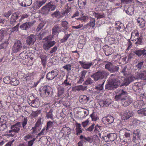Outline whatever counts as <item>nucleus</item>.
<instances>
[{
  "label": "nucleus",
  "instance_id": "58",
  "mask_svg": "<svg viewBox=\"0 0 146 146\" xmlns=\"http://www.w3.org/2000/svg\"><path fill=\"white\" fill-rule=\"evenodd\" d=\"M119 69V67L118 66H115L113 65V66H112L111 69V70L110 72H117Z\"/></svg>",
  "mask_w": 146,
  "mask_h": 146
},
{
  "label": "nucleus",
  "instance_id": "51",
  "mask_svg": "<svg viewBox=\"0 0 146 146\" xmlns=\"http://www.w3.org/2000/svg\"><path fill=\"white\" fill-rule=\"evenodd\" d=\"M126 129L125 128L121 130L119 133V136L120 138H122L124 137L125 131H126Z\"/></svg>",
  "mask_w": 146,
  "mask_h": 146
},
{
  "label": "nucleus",
  "instance_id": "4",
  "mask_svg": "<svg viewBox=\"0 0 146 146\" xmlns=\"http://www.w3.org/2000/svg\"><path fill=\"white\" fill-rule=\"evenodd\" d=\"M78 63L84 69H90L91 67L94 64L96 65L98 63V61L95 59L92 62H88L86 61H79Z\"/></svg>",
  "mask_w": 146,
  "mask_h": 146
},
{
  "label": "nucleus",
  "instance_id": "33",
  "mask_svg": "<svg viewBox=\"0 0 146 146\" xmlns=\"http://www.w3.org/2000/svg\"><path fill=\"white\" fill-rule=\"evenodd\" d=\"M85 90V88L82 85H79L78 86H75L72 87V91L73 92H78L80 90L84 91Z\"/></svg>",
  "mask_w": 146,
  "mask_h": 146
},
{
  "label": "nucleus",
  "instance_id": "17",
  "mask_svg": "<svg viewBox=\"0 0 146 146\" xmlns=\"http://www.w3.org/2000/svg\"><path fill=\"white\" fill-rule=\"evenodd\" d=\"M114 118L111 115H108L103 117L102 119V121L104 124H110L113 123Z\"/></svg>",
  "mask_w": 146,
  "mask_h": 146
},
{
  "label": "nucleus",
  "instance_id": "20",
  "mask_svg": "<svg viewBox=\"0 0 146 146\" xmlns=\"http://www.w3.org/2000/svg\"><path fill=\"white\" fill-rule=\"evenodd\" d=\"M55 41H46L43 45V48L46 50H48L49 48L54 46L55 44Z\"/></svg>",
  "mask_w": 146,
  "mask_h": 146
},
{
  "label": "nucleus",
  "instance_id": "43",
  "mask_svg": "<svg viewBox=\"0 0 146 146\" xmlns=\"http://www.w3.org/2000/svg\"><path fill=\"white\" fill-rule=\"evenodd\" d=\"M113 64L111 62H108L105 66V68L107 69L108 71L110 72Z\"/></svg>",
  "mask_w": 146,
  "mask_h": 146
},
{
  "label": "nucleus",
  "instance_id": "13",
  "mask_svg": "<svg viewBox=\"0 0 146 146\" xmlns=\"http://www.w3.org/2000/svg\"><path fill=\"white\" fill-rule=\"evenodd\" d=\"M20 13L18 12H16L12 14L11 17L10 19V24L14 26L16 24V20L19 17Z\"/></svg>",
  "mask_w": 146,
  "mask_h": 146
},
{
  "label": "nucleus",
  "instance_id": "59",
  "mask_svg": "<svg viewBox=\"0 0 146 146\" xmlns=\"http://www.w3.org/2000/svg\"><path fill=\"white\" fill-rule=\"evenodd\" d=\"M27 117H24L21 123L22 126L23 128H25V126L27 124Z\"/></svg>",
  "mask_w": 146,
  "mask_h": 146
},
{
  "label": "nucleus",
  "instance_id": "3",
  "mask_svg": "<svg viewBox=\"0 0 146 146\" xmlns=\"http://www.w3.org/2000/svg\"><path fill=\"white\" fill-rule=\"evenodd\" d=\"M21 127V122H18L15 124L12 125L11 130H9L7 135L9 137H13L15 135V133H18Z\"/></svg>",
  "mask_w": 146,
  "mask_h": 146
},
{
  "label": "nucleus",
  "instance_id": "56",
  "mask_svg": "<svg viewBox=\"0 0 146 146\" xmlns=\"http://www.w3.org/2000/svg\"><path fill=\"white\" fill-rule=\"evenodd\" d=\"M54 125L53 122L51 121H48L46 124V131H47L49 128H51Z\"/></svg>",
  "mask_w": 146,
  "mask_h": 146
},
{
  "label": "nucleus",
  "instance_id": "8",
  "mask_svg": "<svg viewBox=\"0 0 146 146\" xmlns=\"http://www.w3.org/2000/svg\"><path fill=\"white\" fill-rule=\"evenodd\" d=\"M27 101L29 105L33 107L37 108L40 105V102L38 99L37 98H35L33 96H30Z\"/></svg>",
  "mask_w": 146,
  "mask_h": 146
},
{
  "label": "nucleus",
  "instance_id": "48",
  "mask_svg": "<svg viewBox=\"0 0 146 146\" xmlns=\"http://www.w3.org/2000/svg\"><path fill=\"white\" fill-rule=\"evenodd\" d=\"M134 9L133 7H129L126 11V13L130 15H131L133 13Z\"/></svg>",
  "mask_w": 146,
  "mask_h": 146
},
{
  "label": "nucleus",
  "instance_id": "52",
  "mask_svg": "<svg viewBox=\"0 0 146 146\" xmlns=\"http://www.w3.org/2000/svg\"><path fill=\"white\" fill-rule=\"evenodd\" d=\"M7 125L6 123H0V131H3L7 127Z\"/></svg>",
  "mask_w": 146,
  "mask_h": 146
},
{
  "label": "nucleus",
  "instance_id": "49",
  "mask_svg": "<svg viewBox=\"0 0 146 146\" xmlns=\"http://www.w3.org/2000/svg\"><path fill=\"white\" fill-rule=\"evenodd\" d=\"M110 101V99H107L105 101H103L101 102L103 104V106L107 107L109 105L111 104L110 102H109V101Z\"/></svg>",
  "mask_w": 146,
  "mask_h": 146
},
{
  "label": "nucleus",
  "instance_id": "10",
  "mask_svg": "<svg viewBox=\"0 0 146 146\" xmlns=\"http://www.w3.org/2000/svg\"><path fill=\"white\" fill-rule=\"evenodd\" d=\"M59 73V71L58 70L54 69L47 74L46 78L48 80H52L58 76Z\"/></svg>",
  "mask_w": 146,
  "mask_h": 146
},
{
  "label": "nucleus",
  "instance_id": "26",
  "mask_svg": "<svg viewBox=\"0 0 146 146\" xmlns=\"http://www.w3.org/2000/svg\"><path fill=\"white\" fill-rule=\"evenodd\" d=\"M61 31V29L60 27L58 25H56L52 28V35L53 37L54 35L56 34L58 35Z\"/></svg>",
  "mask_w": 146,
  "mask_h": 146
},
{
  "label": "nucleus",
  "instance_id": "39",
  "mask_svg": "<svg viewBox=\"0 0 146 146\" xmlns=\"http://www.w3.org/2000/svg\"><path fill=\"white\" fill-rule=\"evenodd\" d=\"M62 85L66 87L71 86V84L70 83V79L68 78V76L66 77V79L62 83Z\"/></svg>",
  "mask_w": 146,
  "mask_h": 146
},
{
  "label": "nucleus",
  "instance_id": "63",
  "mask_svg": "<svg viewBox=\"0 0 146 146\" xmlns=\"http://www.w3.org/2000/svg\"><path fill=\"white\" fill-rule=\"evenodd\" d=\"M137 40L135 42V44L137 46L139 45H142L143 44L142 38L140 37H139Z\"/></svg>",
  "mask_w": 146,
  "mask_h": 146
},
{
  "label": "nucleus",
  "instance_id": "9",
  "mask_svg": "<svg viewBox=\"0 0 146 146\" xmlns=\"http://www.w3.org/2000/svg\"><path fill=\"white\" fill-rule=\"evenodd\" d=\"M22 47L23 44L20 40L15 41L12 48L13 52L14 53L17 52L22 49Z\"/></svg>",
  "mask_w": 146,
  "mask_h": 146
},
{
  "label": "nucleus",
  "instance_id": "34",
  "mask_svg": "<svg viewBox=\"0 0 146 146\" xmlns=\"http://www.w3.org/2000/svg\"><path fill=\"white\" fill-rule=\"evenodd\" d=\"M116 32V29L115 27H112L109 28L107 29V32L108 35H112L115 34Z\"/></svg>",
  "mask_w": 146,
  "mask_h": 146
},
{
  "label": "nucleus",
  "instance_id": "38",
  "mask_svg": "<svg viewBox=\"0 0 146 146\" xmlns=\"http://www.w3.org/2000/svg\"><path fill=\"white\" fill-rule=\"evenodd\" d=\"M123 68L121 70V72L124 76L128 75L129 74V72H128V70L127 69V66H125L124 67L122 66Z\"/></svg>",
  "mask_w": 146,
  "mask_h": 146
},
{
  "label": "nucleus",
  "instance_id": "15",
  "mask_svg": "<svg viewBox=\"0 0 146 146\" xmlns=\"http://www.w3.org/2000/svg\"><path fill=\"white\" fill-rule=\"evenodd\" d=\"M121 103L123 106L126 107L129 106L132 102V99L129 96H125L121 99Z\"/></svg>",
  "mask_w": 146,
  "mask_h": 146
},
{
  "label": "nucleus",
  "instance_id": "1",
  "mask_svg": "<svg viewBox=\"0 0 146 146\" xmlns=\"http://www.w3.org/2000/svg\"><path fill=\"white\" fill-rule=\"evenodd\" d=\"M115 75L111 74L109 78L108 84L105 86V89L108 90H114L117 88L120 84V81L115 78Z\"/></svg>",
  "mask_w": 146,
  "mask_h": 146
},
{
  "label": "nucleus",
  "instance_id": "19",
  "mask_svg": "<svg viewBox=\"0 0 146 146\" xmlns=\"http://www.w3.org/2000/svg\"><path fill=\"white\" fill-rule=\"evenodd\" d=\"M117 138V135L115 133H111L108 134L107 136L104 137V139L106 142L113 141Z\"/></svg>",
  "mask_w": 146,
  "mask_h": 146
},
{
  "label": "nucleus",
  "instance_id": "28",
  "mask_svg": "<svg viewBox=\"0 0 146 146\" xmlns=\"http://www.w3.org/2000/svg\"><path fill=\"white\" fill-rule=\"evenodd\" d=\"M104 82L102 84H99L96 86L94 88L95 90H96L94 91V93L95 94H99L101 91L103 90Z\"/></svg>",
  "mask_w": 146,
  "mask_h": 146
},
{
  "label": "nucleus",
  "instance_id": "62",
  "mask_svg": "<svg viewBox=\"0 0 146 146\" xmlns=\"http://www.w3.org/2000/svg\"><path fill=\"white\" fill-rule=\"evenodd\" d=\"M127 44L128 46L126 49V50H128L132 47V44L130 39H128L127 40Z\"/></svg>",
  "mask_w": 146,
  "mask_h": 146
},
{
  "label": "nucleus",
  "instance_id": "36",
  "mask_svg": "<svg viewBox=\"0 0 146 146\" xmlns=\"http://www.w3.org/2000/svg\"><path fill=\"white\" fill-rule=\"evenodd\" d=\"M76 132L77 135H80L82 132V129L79 123H77L76 129Z\"/></svg>",
  "mask_w": 146,
  "mask_h": 146
},
{
  "label": "nucleus",
  "instance_id": "35",
  "mask_svg": "<svg viewBox=\"0 0 146 146\" xmlns=\"http://www.w3.org/2000/svg\"><path fill=\"white\" fill-rule=\"evenodd\" d=\"M145 51V49L144 48H142L139 50H137L135 51V53L138 56H140L142 55L143 56L144 55V53Z\"/></svg>",
  "mask_w": 146,
  "mask_h": 146
},
{
  "label": "nucleus",
  "instance_id": "61",
  "mask_svg": "<svg viewBox=\"0 0 146 146\" xmlns=\"http://www.w3.org/2000/svg\"><path fill=\"white\" fill-rule=\"evenodd\" d=\"M101 126H99L98 125H96L94 127V132L96 133H97L100 132L101 130Z\"/></svg>",
  "mask_w": 146,
  "mask_h": 146
},
{
  "label": "nucleus",
  "instance_id": "11",
  "mask_svg": "<svg viewBox=\"0 0 146 146\" xmlns=\"http://www.w3.org/2000/svg\"><path fill=\"white\" fill-rule=\"evenodd\" d=\"M133 141L135 143L137 142L138 140L140 139L141 135L140 131L139 129L134 130L133 131Z\"/></svg>",
  "mask_w": 146,
  "mask_h": 146
},
{
  "label": "nucleus",
  "instance_id": "44",
  "mask_svg": "<svg viewBox=\"0 0 146 146\" xmlns=\"http://www.w3.org/2000/svg\"><path fill=\"white\" fill-rule=\"evenodd\" d=\"M139 114L142 115L146 116V108H142L137 111Z\"/></svg>",
  "mask_w": 146,
  "mask_h": 146
},
{
  "label": "nucleus",
  "instance_id": "2",
  "mask_svg": "<svg viewBox=\"0 0 146 146\" xmlns=\"http://www.w3.org/2000/svg\"><path fill=\"white\" fill-rule=\"evenodd\" d=\"M109 74V73L105 70L99 71L91 76L95 81L100 79L106 78Z\"/></svg>",
  "mask_w": 146,
  "mask_h": 146
},
{
  "label": "nucleus",
  "instance_id": "57",
  "mask_svg": "<svg viewBox=\"0 0 146 146\" xmlns=\"http://www.w3.org/2000/svg\"><path fill=\"white\" fill-rule=\"evenodd\" d=\"M68 22L66 21H62L61 23V25L64 28L65 30H67L68 28Z\"/></svg>",
  "mask_w": 146,
  "mask_h": 146
},
{
  "label": "nucleus",
  "instance_id": "12",
  "mask_svg": "<svg viewBox=\"0 0 146 146\" xmlns=\"http://www.w3.org/2000/svg\"><path fill=\"white\" fill-rule=\"evenodd\" d=\"M135 78L132 76H127L124 79L123 81L121 84L119 86H127L131 82L135 80Z\"/></svg>",
  "mask_w": 146,
  "mask_h": 146
},
{
  "label": "nucleus",
  "instance_id": "41",
  "mask_svg": "<svg viewBox=\"0 0 146 146\" xmlns=\"http://www.w3.org/2000/svg\"><path fill=\"white\" fill-rule=\"evenodd\" d=\"M53 110L52 109L50 110L49 111L47 112L46 114V117L48 119H53V115H52Z\"/></svg>",
  "mask_w": 146,
  "mask_h": 146
},
{
  "label": "nucleus",
  "instance_id": "55",
  "mask_svg": "<svg viewBox=\"0 0 146 146\" xmlns=\"http://www.w3.org/2000/svg\"><path fill=\"white\" fill-rule=\"evenodd\" d=\"M71 5L70 3H68L66 7V10L65 11V13H68L70 11L71 9Z\"/></svg>",
  "mask_w": 146,
  "mask_h": 146
},
{
  "label": "nucleus",
  "instance_id": "21",
  "mask_svg": "<svg viewBox=\"0 0 146 146\" xmlns=\"http://www.w3.org/2000/svg\"><path fill=\"white\" fill-rule=\"evenodd\" d=\"M36 40V36L34 35H31L27 38L26 42L28 45H32L34 44Z\"/></svg>",
  "mask_w": 146,
  "mask_h": 146
},
{
  "label": "nucleus",
  "instance_id": "31",
  "mask_svg": "<svg viewBox=\"0 0 146 146\" xmlns=\"http://www.w3.org/2000/svg\"><path fill=\"white\" fill-rule=\"evenodd\" d=\"M80 139H81V141L82 142L86 143L87 142H88L90 143H91L93 141V139L92 138L90 137H86L84 136H83L82 135H81L80 136Z\"/></svg>",
  "mask_w": 146,
  "mask_h": 146
},
{
  "label": "nucleus",
  "instance_id": "24",
  "mask_svg": "<svg viewBox=\"0 0 146 146\" xmlns=\"http://www.w3.org/2000/svg\"><path fill=\"white\" fill-rule=\"evenodd\" d=\"M137 78L143 80H146V70H141L137 74Z\"/></svg>",
  "mask_w": 146,
  "mask_h": 146
},
{
  "label": "nucleus",
  "instance_id": "45",
  "mask_svg": "<svg viewBox=\"0 0 146 146\" xmlns=\"http://www.w3.org/2000/svg\"><path fill=\"white\" fill-rule=\"evenodd\" d=\"M95 19L93 18H91L90 19V21L88 25L89 26L92 27L93 28H94L95 25Z\"/></svg>",
  "mask_w": 146,
  "mask_h": 146
},
{
  "label": "nucleus",
  "instance_id": "50",
  "mask_svg": "<svg viewBox=\"0 0 146 146\" xmlns=\"http://www.w3.org/2000/svg\"><path fill=\"white\" fill-rule=\"evenodd\" d=\"M9 44V43L7 40L5 41L3 43L1 44V48H5Z\"/></svg>",
  "mask_w": 146,
  "mask_h": 146
},
{
  "label": "nucleus",
  "instance_id": "7",
  "mask_svg": "<svg viewBox=\"0 0 146 146\" xmlns=\"http://www.w3.org/2000/svg\"><path fill=\"white\" fill-rule=\"evenodd\" d=\"M55 9V5H53L51 2H50L42 8L41 11L42 13L46 15L48 14L50 11H53Z\"/></svg>",
  "mask_w": 146,
  "mask_h": 146
},
{
  "label": "nucleus",
  "instance_id": "25",
  "mask_svg": "<svg viewBox=\"0 0 146 146\" xmlns=\"http://www.w3.org/2000/svg\"><path fill=\"white\" fill-rule=\"evenodd\" d=\"M23 78L26 80L27 83L31 84L33 80V76L31 73H28L24 75Z\"/></svg>",
  "mask_w": 146,
  "mask_h": 146
},
{
  "label": "nucleus",
  "instance_id": "40",
  "mask_svg": "<svg viewBox=\"0 0 146 146\" xmlns=\"http://www.w3.org/2000/svg\"><path fill=\"white\" fill-rule=\"evenodd\" d=\"M86 3V0H78V4L80 8L84 7Z\"/></svg>",
  "mask_w": 146,
  "mask_h": 146
},
{
  "label": "nucleus",
  "instance_id": "30",
  "mask_svg": "<svg viewBox=\"0 0 146 146\" xmlns=\"http://www.w3.org/2000/svg\"><path fill=\"white\" fill-rule=\"evenodd\" d=\"M31 26L30 22H26L21 25L20 28L22 30H27L29 29Z\"/></svg>",
  "mask_w": 146,
  "mask_h": 146
},
{
  "label": "nucleus",
  "instance_id": "54",
  "mask_svg": "<svg viewBox=\"0 0 146 146\" xmlns=\"http://www.w3.org/2000/svg\"><path fill=\"white\" fill-rule=\"evenodd\" d=\"M94 82V81L90 78H88L85 81L84 84L86 85L91 84Z\"/></svg>",
  "mask_w": 146,
  "mask_h": 146
},
{
  "label": "nucleus",
  "instance_id": "23",
  "mask_svg": "<svg viewBox=\"0 0 146 146\" xmlns=\"http://www.w3.org/2000/svg\"><path fill=\"white\" fill-rule=\"evenodd\" d=\"M57 90L58 96L62 99H63L65 98V96L64 95V93L65 91L64 88L62 86H60L58 88Z\"/></svg>",
  "mask_w": 146,
  "mask_h": 146
},
{
  "label": "nucleus",
  "instance_id": "6",
  "mask_svg": "<svg viewBox=\"0 0 146 146\" xmlns=\"http://www.w3.org/2000/svg\"><path fill=\"white\" fill-rule=\"evenodd\" d=\"M127 94L126 92L123 89H118L115 92L114 99L117 101L121 100Z\"/></svg>",
  "mask_w": 146,
  "mask_h": 146
},
{
  "label": "nucleus",
  "instance_id": "16",
  "mask_svg": "<svg viewBox=\"0 0 146 146\" xmlns=\"http://www.w3.org/2000/svg\"><path fill=\"white\" fill-rule=\"evenodd\" d=\"M120 115L121 119L123 120H125L128 119L132 116L133 113L129 110H127L125 111L121 112Z\"/></svg>",
  "mask_w": 146,
  "mask_h": 146
},
{
  "label": "nucleus",
  "instance_id": "46",
  "mask_svg": "<svg viewBox=\"0 0 146 146\" xmlns=\"http://www.w3.org/2000/svg\"><path fill=\"white\" fill-rule=\"evenodd\" d=\"M46 33L45 32L42 31L38 35L39 39L40 40H44V38L43 37Z\"/></svg>",
  "mask_w": 146,
  "mask_h": 146
},
{
  "label": "nucleus",
  "instance_id": "14",
  "mask_svg": "<svg viewBox=\"0 0 146 146\" xmlns=\"http://www.w3.org/2000/svg\"><path fill=\"white\" fill-rule=\"evenodd\" d=\"M115 26L116 29L120 32L123 33L125 31L126 28L123 24L119 21H116Z\"/></svg>",
  "mask_w": 146,
  "mask_h": 146
},
{
  "label": "nucleus",
  "instance_id": "5",
  "mask_svg": "<svg viewBox=\"0 0 146 146\" xmlns=\"http://www.w3.org/2000/svg\"><path fill=\"white\" fill-rule=\"evenodd\" d=\"M40 90V95L43 97L49 96L52 91V88L49 86H45L41 88Z\"/></svg>",
  "mask_w": 146,
  "mask_h": 146
},
{
  "label": "nucleus",
  "instance_id": "60",
  "mask_svg": "<svg viewBox=\"0 0 146 146\" xmlns=\"http://www.w3.org/2000/svg\"><path fill=\"white\" fill-rule=\"evenodd\" d=\"M70 35V34H67L65 35L64 38L62 39L60 41L62 43H64L66 42Z\"/></svg>",
  "mask_w": 146,
  "mask_h": 146
},
{
  "label": "nucleus",
  "instance_id": "29",
  "mask_svg": "<svg viewBox=\"0 0 146 146\" xmlns=\"http://www.w3.org/2000/svg\"><path fill=\"white\" fill-rule=\"evenodd\" d=\"M138 25L141 28H143L145 26V21L143 18L139 17L137 19Z\"/></svg>",
  "mask_w": 146,
  "mask_h": 146
},
{
  "label": "nucleus",
  "instance_id": "37",
  "mask_svg": "<svg viewBox=\"0 0 146 146\" xmlns=\"http://www.w3.org/2000/svg\"><path fill=\"white\" fill-rule=\"evenodd\" d=\"M105 55L109 56L111 55L112 52V49L111 48L108 46L107 48L104 50Z\"/></svg>",
  "mask_w": 146,
  "mask_h": 146
},
{
  "label": "nucleus",
  "instance_id": "47",
  "mask_svg": "<svg viewBox=\"0 0 146 146\" xmlns=\"http://www.w3.org/2000/svg\"><path fill=\"white\" fill-rule=\"evenodd\" d=\"M11 77L9 76L5 77L3 78V81L6 84H9L11 83Z\"/></svg>",
  "mask_w": 146,
  "mask_h": 146
},
{
  "label": "nucleus",
  "instance_id": "18",
  "mask_svg": "<svg viewBox=\"0 0 146 146\" xmlns=\"http://www.w3.org/2000/svg\"><path fill=\"white\" fill-rule=\"evenodd\" d=\"M19 58L23 60L24 62H27L31 58L28 55L27 51H24L20 53L19 55Z\"/></svg>",
  "mask_w": 146,
  "mask_h": 146
},
{
  "label": "nucleus",
  "instance_id": "53",
  "mask_svg": "<svg viewBox=\"0 0 146 146\" xmlns=\"http://www.w3.org/2000/svg\"><path fill=\"white\" fill-rule=\"evenodd\" d=\"M131 124L133 126H136L138 125L140 122L139 120L135 118H133L131 120Z\"/></svg>",
  "mask_w": 146,
  "mask_h": 146
},
{
  "label": "nucleus",
  "instance_id": "27",
  "mask_svg": "<svg viewBox=\"0 0 146 146\" xmlns=\"http://www.w3.org/2000/svg\"><path fill=\"white\" fill-rule=\"evenodd\" d=\"M89 99V98L85 95H81L79 98L80 102L82 104H86Z\"/></svg>",
  "mask_w": 146,
  "mask_h": 146
},
{
  "label": "nucleus",
  "instance_id": "42",
  "mask_svg": "<svg viewBox=\"0 0 146 146\" xmlns=\"http://www.w3.org/2000/svg\"><path fill=\"white\" fill-rule=\"evenodd\" d=\"M91 118L92 120L94 121H96L99 119V117H98L97 114L94 112H93L90 115Z\"/></svg>",
  "mask_w": 146,
  "mask_h": 146
},
{
  "label": "nucleus",
  "instance_id": "64",
  "mask_svg": "<svg viewBox=\"0 0 146 146\" xmlns=\"http://www.w3.org/2000/svg\"><path fill=\"white\" fill-rule=\"evenodd\" d=\"M25 2L23 7H27L30 5L32 3V0H25Z\"/></svg>",
  "mask_w": 146,
  "mask_h": 146
},
{
  "label": "nucleus",
  "instance_id": "32",
  "mask_svg": "<svg viewBox=\"0 0 146 146\" xmlns=\"http://www.w3.org/2000/svg\"><path fill=\"white\" fill-rule=\"evenodd\" d=\"M144 102L142 100H137L134 103V106L135 108H140L144 105Z\"/></svg>",
  "mask_w": 146,
  "mask_h": 146
},
{
  "label": "nucleus",
  "instance_id": "22",
  "mask_svg": "<svg viewBox=\"0 0 146 146\" xmlns=\"http://www.w3.org/2000/svg\"><path fill=\"white\" fill-rule=\"evenodd\" d=\"M139 33L137 30H133L131 34L130 39L132 41H135L139 38Z\"/></svg>",
  "mask_w": 146,
  "mask_h": 146
}]
</instances>
